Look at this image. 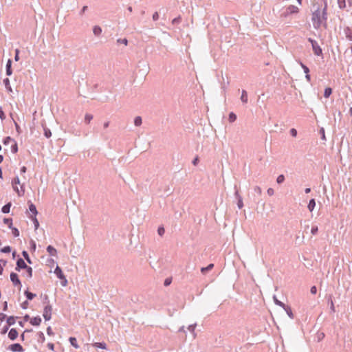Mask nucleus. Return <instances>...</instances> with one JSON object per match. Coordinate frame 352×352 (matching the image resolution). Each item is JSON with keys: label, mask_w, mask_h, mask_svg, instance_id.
Returning <instances> with one entry per match:
<instances>
[{"label": "nucleus", "mask_w": 352, "mask_h": 352, "mask_svg": "<svg viewBox=\"0 0 352 352\" xmlns=\"http://www.w3.org/2000/svg\"><path fill=\"white\" fill-rule=\"evenodd\" d=\"M17 336H18L17 331L14 328L11 329L8 333V338L11 340H14L17 338Z\"/></svg>", "instance_id": "nucleus-12"}, {"label": "nucleus", "mask_w": 352, "mask_h": 352, "mask_svg": "<svg viewBox=\"0 0 352 352\" xmlns=\"http://www.w3.org/2000/svg\"><path fill=\"white\" fill-rule=\"evenodd\" d=\"M310 292L311 294H316L317 292V288L316 286H312L310 289Z\"/></svg>", "instance_id": "nucleus-55"}, {"label": "nucleus", "mask_w": 352, "mask_h": 352, "mask_svg": "<svg viewBox=\"0 0 352 352\" xmlns=\"http://www.w3.org/2000/svg\"><path fill=\"white\" fill-rule=\"evenodd\" d=\"M254 192L257 195H261L262 194V189L260 186H256L254 187Z\"/></svg>", "instance_id": "nucleus-33"}, {"label": "nucleus", "mask_w": 352, "mask_h": 352, "mask_svg": "<svg viewBox=\"0 0 352 352\" xmlns=\"http://www.w3.org/2000/svg\"><path fill=\"white\" fill-rule=\"evenodd\" d=\"M180 21H181V18L179 16H178V17H176V18L173 19L172 23L173 24H177V23H180Z\"/></svg>", "instance_id": "nucleus-51"}, {"label": "nucleus", "mask_w": 352, "mask_h": 352, "mask_svg": "<svg viewBox=\"0 0 352 352\" xmlns=\"http://www.w3.org/2000/svg\"><path fill=\"white\" fill-rule=\"evenodd\" d=\"M248 93L245 90H242L241 91V100L243 103L246 104L248 102Z\"/></svg>", "instance_id": "nucleus-18"}, {"label": "nucleus", "mask_w": 352, "mask_h": 352, "mask_svg": "<svg viewBox=\"0 0 352 352\" xmlns=\"http://www.w3.org/2000/svg\"><path fill=\"white\" fill-rule=\"evenodd\" d=\"M12 234L15 236H18L19 235V232L17 229H14L12 230Z\"/></svg>", "instance_id": "nucleus-60"}, {"label": "nucleus", "mask_w": 352, "mask_h": 352, "mask_svg": "<svg viewBox=\"0 0 352 352\" xmlns=\"http://www.w3.org/2000/svg\"><path fill=\"white\" fill-rule=\"evenodd\" d=\"M12 151L13 153L17 152V145L15 142H14V145L12 146Z\"/></svg>", "instance_id": "nucleus-58"}, {"label": "nucleus", "mask_w": 352, "mask_h": 352, "mask_svg": "<svg viewBox=\"0 0 352 352\" xmlns=\"http://www.w3.org/2000/svg\"><path fill=\"white\" fill-rule=\"evenodd\" d=\"M47 346H48V348H49L50 350H52V351H53V350H54V344H53V343H48V344H47Z\"/></svg>", "instance_id": "nucleus-62"}, {"label": "nucleus", "mask_w": 352, "mask_h": 352, "mask_svg": "<svg viewBox=\"0 0 352 352\" xmlns=\"http://www.w3.org/2000/svg\"><path fill=\"white\" fill-rule=\"evenodd\" d=\"M338 4L340 9H344L346 8V1L345 0H338Z\"/></svg>", "instance_id": "nucleus-34"}, {"label": "nucleus", "mask_w": 352, "mask_h": 352, "mask_svg": "<svg viewBox=\"0 0 352 352\" xmlns=\"http://www.w3.org/2000/svg\"><path fill=\"white\" fill-rule=\"evenodd\" d=\"M318 230V229L317 226H312L311 232L313 234H316L317 233Z\"/></svg>", "instance_id": "nucleus-52"}, {"label": "nucleus", "mask_w": 352, "mask_h": 352, "mask_svg": "<svg viewBox=\"0 0 352 352\" xmlns=\"http://www.w3.org/2000/svg\"><path fill=\"white\" fill-rule=\"evenodd\" d=\"M3 253H9L11 252V248L10 246H6L1 250Z\"/></svg>", "instance_id": "nucleus-44"}, {"label": "nucleus", "mask_w": 352, "mask_h": 352, "mask_svg": "<svg viewBox=\"0 0 352 352\" xmlns=\"http://www.w3.org/2000/svg\"><path fill=\"white\" fill-rule=\"evenodd\" d=\"M8 349L12 352H23V346L19 343H15V344H12L11 345H10L8 346Z\"/></svg>", "instance_id": "nucleus-8"}, {"label": "nucleus", "mask_w": 352, "mask_h": 352, "mask_svg": "<svg viewBox=\"0 0 352 352\" xmlns=\"http://www.w3.org/2000/svg\"><path fill=\"white\" fill-rule=\"evenodd\" d=\"M228 119H229V121L230 122H234L236 120V116L233 112H231L229 114V118Z\"/></svg>", "instance_id": "nucleus-36"}, {"label": "nucleus", "mask_w": 352, "mask_h": 352, "mask_svg": "<svg viewBox=\"0 0 352 352\" xmlns=\"http://www.w3.org/2000/svg\"><path fill=\"white\" fill-rule=\"evenodd\" d=\"M93 33L96 36H100V34H102V28L98 25L94 26Z\"/></svg>", "instance_id": "nucleus-16"}, {"label": "nucleus", "mask_w": 352, "mask_h": 352, "mask_svg": "<svg viewBox=\"0 0 352 352\" xmlns=\"http://www.w3.org/2000/svg\"><path fill=\"white\" fill-rule=\"evenodd\" d=\"M14 142V140H13V139H12L10 137H7V138L4 140L3 143H4L5 144H9L10 142Z\"/></svg>", "instance_id": "nucleus-45"}, {"label": "nucleus", "mask_w": 352, "mask_h": 352, "mask_svg": "<svg viewBox=\"0 0 352 352\" xmlns=\"http://www.w3.org/2000/svg\"><path fill=\"white\" fill-rule=\"evenodd\" d=\"M320 133L321 135V138L323 140H326L325 133H324V129L323 128H321L320 129Z\"/></svg>", "instance_id": "nucleus-46"}, {"label": "nucleus", "mask_w": 352, "mask_h": 352, "mask_svg": "<svg viewBox=\"0 0 352 352\" xmlns=\"http://www.w3.org/2000/svg\"><path fill=\"white\" fill-rule=\"evenodd\" d=\"M329 303H330V309H331V311H333V312H335V307H334V304H333V300L331 299V298L330 297V300H329Z\"/></svg>", "instance_id": "nucleus-47"}, {"label": "nucleus", "mask_w": 352, "mask_h": 352, "mask_svg": "<svg viewBox=\"0 0 352 352\" xmlns=\"http://www.w3.org/2000/svg\"><path fill=\"white\" fill-rule=\"evenodd\" d=\"M344 34L347 40L352 41V28L346 27L344 28Z\"/></svg>", "instance_id": "nucleus-11"}, {"label": "nucleus", "mask_w": 352, "mask_h": 352, "mask_svg": "<svg viewBox=\"0 0 352 352\" xmlns=\"http://www.w3.org/2000/svg\"><path fill=\"white\" fill-rule=\"evenodd\" d=\"M300 65L301 67L302 68L305 74H307L309 73V69L305 65H304L302 62H300Z\"/></svg>", "instance_id": "nucleus-41"}, {"label": "nucleus", "mask_w": 352, "mask_h": 352, "mask_svg": "<svg viewBox=\"0 0 352 352\" xmlns=\"http://www.w3.org/2000/svg\"><path fill=\"white\" fill-rule=\"evenodd\" d=\"M196 326H197V324L195 323V324L189 325L188 327V331L192 334L193 338H195L196 336H197V334L195 331Z\"/></svg>", "instance_id": "nucleus-20"}, {"label": "nucleus", "mask_w": 352, "mask_h": 352, "mask_svg": "<svg viewBox=\"0 0 352 352\" xmlns=\"http://www.w3.org/2000/svg\"><path fill=\"white\" fill-rule=\"evenodd\" d=\"M109 123L110 122L109 121H107V122H104V124H103L104 128L106 129V128L109 127Z\"/></svg>", "instance_id": "nucleus-64"}, {"label": "nucleus", "mask_w": 352, "mask_h": 352, "mask_svg": "<svg viewBox=\"0 0 352 352\" xmlns=\"http://www.w3.org/2000/svg\"><path fill=\"white\" fill-rule=\"evenodd\" d=\"M198 163H199V158H198L197 157H196L193 160V161H192V164H193L194 166H197Z\"/></svg>", "instance_id": "nucleus-61"}, {"label": "nucleus", "mask_w": 352, "mask_h": 352, "mask_svg": "<svg viewBox=\"0 0 352 352\" xmlns=\"http://www.w3.org/2000/svg\"><path fill=\"white\" fill-rule=\"evenodd\" d=\"M285 181V176L283 175H280L276 178V182L278 184H282Z\"/></svg>", "instance_id": "nucleus-39"}, {"label": "nucleus", "mask_w": 352, "mask_h": 352, "mask_svg": "<svg viewBox=\"0 0 352 352\" xmlns=\"http://www.w3.org/2000/svg\"><path fill=\"white\" fill-rule=\"evenodd\" d=\"M19 50L16 49L15 50V56H14V60L15 61H18L19 60Z\"/></svg>", "instance_id": "nucleus-48"}, {"label": "nucleus", "mask_w": 352, "mask_h": 352, "mask_svg": "<svg viewBox=\"0 0 352 352\" xmlns=\"http://www.w3.org/2000/svg\"><path fill=\"white\" fill-rule=\"evenodd\" d=\"M298 12H299V8L297 6L290 5L283 10V12L280 14V17L285 19V18L288 17L289 15L293 14H296Z\"/></svg>", "instance_id": "nucleus-2"}, {"label": "nucleus", "mask_w": 352, "mask_h": 352, "mask_svg": "<svg viewBox=\"0 0 352 352\" xmlns=\"http://www.w3.org/2000/svg\"><path fill=\"white\" fill-rule=\"evenodd\" d=\"M172 279L170 278H167L165 279L164 284L165 286H168L169 285H170Z\"/></svg>", "instance_id": "nucleus-50"}, {"label": "nucleus", "mask_w": 352, "mask_h": 352, "mask_svg": "<svg viewBox=\"0 0 352 352\" xmlns=\"http://www.w3.org/2000/svg\"><path fill=\"white\" fill-rule=\"evenodd\" d=\"M7 323L8 326H12L15 323V318L14 316H10L7 319Z\"/></svg>", "instance_id": "nucleus-32"}, {"label": "nucleus", "mask_w": 352, "mask_h": 352, "mask_svg": "<svg viewBox=\"0 0 352 352\" xmlns=\"http://www.w3.org/2000/svg\"><path fill=\"white\" fill-rule=\"evenodd\" d=\"M327 3L324 1V6L322 8L318 7L312 12L311 21L315 29H319L322 25L326 24L327 19Z\"/></svg>", "instance_id": "nucleus-1"}, {"label": "nucleus", "mask_w": 352, "mask_h": 352, "mask_svg": "<svg viewBox=\"0 0 352 352\" xmlns=\"http://www.w3.org/2000/svg\"><path fill=\"white\" fill-rule=\"evenodd\" d=\"M69 342L70 344L74 346L75 347L76 349H78L79 348V346L78 344H77V340H76V338H74V337H70L69 339Z\"/></svg>", "instance_id": "nucleus-24"}, {"label": "nucleus", "mask_w": 352, "mask_h": 352, "mask_svg": "<svg viewBox=\"0 0 352 352\" xmlns=\"http://www.w3.org/2000/svg\"><path fill=\"white\" fill-rule=\"evenodd\" d=\"M273 300H274V303H275L276 305H278V306H279V307H282V308L285 307V303H283V302H281V301H280L279 300H278V299H277V298H276V296L275 295L273 296Z\"/></svg>", "instance_id": "nucleus-28"}, {"label": "nucleus", "mask_w": 352, "mask_h": 352, "mask_svg": "<svg viewBox=\"0 0 352 352\" xmlns=\"http://www.w3.org/2000/svg\"><path fill=\"white\" fill-rule=\"evenodd\" d=\"M22 254H23V257L25 258V259L27 261L28 263H32L31 260H30V258L29 256V254H28V253L25 250L23 251Z\"/></svg>", "instance_id": "nucleus-35"}, {"label": "nucleus", "mask_w": 352, "mask_h": 352, "mask_svg": "<svg viewBox=\"0 0 352 352\" xmlns=\"http://www.w3.org/2000/svg\"><path fill=\"white\" fill-rule=\"evenodd\" d=\"M308 41L311 43L313 51L314 54L317 56H320L322 54V51L320 47L319 46L318 42L311 38L308 39Z\"/></svg>", "instance_id": "nucleus-5"}, {"label": "nucleus", "mask_w": 352, "mask_h": 352, "mask_svg": "<svg viewBox=\"0 0 352 352\" xmlns=\"http://www.w3.org/2000/svg\"><path fill=\"white\" fill-rule=\"evenodd\" d=\"M283 309L285 311V312L287 313V316L291 318V319H293L294 318V314H293V312L292 311V309L288 305H285L284 307H283Z\"/></svg>", "instance_id": "nucleus-15"}, {"label": "nucleus", "mask_w": 352, "mask_h": 352, "mask_svg": "<svg viewBox=\"0 0 352 352\" xmlns=\"http://www.w3.org/2000/svg\"><path fill=\"white\" fill-rule=\"evenodd\" d=\"M331 94H332V89L330 87H327L324 91V97L326 98H328L331 95Z\"/></svg>", "instance_id": "nucleus-26"}, {"label": "nucleus", "mask_w": 352, "mask_h": 352, "mask_svg": "<svg viewBox=\"0 0 352 352\" xmlns=\"http://www.w3.org/2000/svg\"><path fill=\"white\" fill-rule=\"evenodd\" d=\"M316 206V201L314 199H311L309 200L307 208L310 212H312L314 210V208Z\"/></svg>", "instance_id": "nucleus-19"}, {"label": "nucleus", "mask_w": 352, "mask_h": 352, "mask_svg": "<svg viewBox=\"0 0 352 352\" xmlns=\"http://www.w3.org/2000/svg\"><path fill=\"white\" fill-rule=\"evenodd\" d=\"M158 19H159V14H158V12H155L153 14V21H157V20H158Z\"/></svg>", "instance_id": "nucleus-56"}, {"label": "nucleus", "mask_w": 352, "mask_h": 352, "mask_svg": "<svg viewBox=\"0 0 352 352\" xmlns=\"http://www.w3.org/2000/svg\"><path fill=\"white\" fill-rule=\"evenodd\" d=\"M28 212H29V216L30 218L35 217L38 213L35 205L33 204L32 203L29 204Z\"/></svg>", "instance_id": "nucleus-9"}, {"label": "nucleus", "mask_w": 352, "mask_h": 352, "mask_svg": "<svg viewBox=\"0 0 352 352\" xmlns=\"http://www.w3.org/2000/svg\"><path fill=\"white\" fill-rule=\"evenodd\" d=\"M25 295L26 298H28V300H32L36 296L35 294H33L28 290L25 292Z\"/></svg>", "instance_id": "nucleus-29"}, {"label": "nucleus", "mask_w": 352, "mask_h": 352, "mask_svg": "<svg viewBox=\"0 0 352 352\" xmlns=\"http://www.w3.org/2000/svg\"><path fill=\"white\" fill-rule=\"evenodd\" d=\"M165 232L164 228L163 226H160L157 229V233L160 236H163Z\"/></svg>", "instance_id": "nucleus-43"}, {"label": "nucleus", "mask_w": 352, "mask_h": 352, "mask_svg": "<svg viewBox=\"0 0 352 352\" xmlns=\"http://www.w3.org/2000/svg\"><path fill=\"white\" fill-rule=\"evenodd\" d=\"M3 83L6 86V87L9 90V91H12V89H11V87H10V80L8 78H6L3 80Z\"/></svg>", "instance_id": "nucleus-38"}, {"label": "nucleus", "mask_w": 352, "mask_h": 352, "mask_svg": "<svg viewBox=\"0 0 352 352\" xmlns=\"http://www.w3.org/2000/svg\"><path fill=\"white\" fill-rule=\"evenodd\" d=\"M214 267V265L212 263L211 264H209L207 267H202L201 269V272L203 273V274H206L207 272L211 270Z\"/></svg>", "instance_id": "nucleus-25"}, {"label": "nucleus", "mask_w": 352, "mask_h": 352, "mask_svg": "<svg viewBox=\"0 0 352 352\" xmlns=\"http://www.w3.org/2000/svg\"><path fill=\"white\" fill-rule=\"evenodd\" d=\"M7 309H8V302L6 301H5L3 302V311H6Z\"/></svg>", "instance_id": "nucleus-63"}, {"label": "nucleus", "mask_w": 352, "mask_h": 352, "mask_svg": "<svg viewBox=\"0 0 352 352\" xmlns=\"http://www.w3.org/2000/svg\"><path fill=\"white\" fill-rule=\"evenodd\" d=\"M32 220L34 221V226L36 227V228L38 226V220L36 219V217H33L32 218Z\"/></svg>", "instance_id": "nucleus-59"}, {"label": "nucleus", "mask_w": 352, "mask_h": 352, "mask_svg": "<svg viewBox=\"0 0 352 352\" xmlns=\"http://www.w3.org/2000/svg\"><path fill=\"white\" fill-rule=\"evenodd\" d=\"M25 270H26L28 276L29 278H31L32 276V268L31 267L27 266V267H25Z\"/></svg>", "instance_id": "nucleus-42"}, {"label": "nucleus", "mask_w": 352, "mask_h": 352, "mask_svg": "<svg viewBox=\"0 0 352 352\" xmlns=\"http://www.w3.org/2000/svg\"><path fill=\"white\" fill-rule=\"evenodd\" d=\"M10 280L12 281V283H13V285L14 286H18L19 287H21L22 286L21 283L19 278L17 274H16L14 272H12L10 274Z\"/></svg>", "instance_id": "nucleus-7"}, {"label": "nucleus", "mask_w": 352, "mask_h": 352, "mask_svg": "<svg viewBox=\"0 0 352 352\" xmlns=\"http://www.w3.org/2000/svg\"><path fill=\"white\" fill-rule=\"evenodd\" d=\"M290 134L293 137H296L297 135V131L295 129H290Z\"/></svg>", "instance_id": "nucleus-54"}, {"label": "nucleus", "mask_w": 352, "mask_h": 352, "mask_svg": "<svg viewBox=\"0 0 352 352\" xmlns=\"http://www.w3.org/2000/svg\"><path fill=\"white\" fill-rule=\"evenodd\" d=\"M52 307L50 305H47L44 307L43 309V318L46 321H48L52 318Z\"/></svg>", "instance_id": "nucleus-6"}, {"label": "nucleus", "mask_w": 352, "mask_h": 352, "mask_svg": "<svg viewBox=\"0 0 352 352\" xmlns=\"http://www.w3.org/2000/svg\"><path fill=\"white\" fill-rule=\"evenodd\" d=\"M94 346L102 349H107V344L105 342H95L94 343Z\"/></svg>", "instance_id": "nucleus-23"}, {"label": "nucleus", "mask_w": 352, "mask_h": 352, "mask_svg": "<svg viewBox=\"0 0 352 352\" xmlns=\"http://www.w3.org/2000/svg\"><path fill=\"white\" fill-rule=\"evenodd\" d=\"M19 184H20V179H19V177H16L12 179V185L14 190L17 192L19 196H22L24 195L25 189H24L23 185H21V188L19 189V188L17 186V185H19Z\"/></svg>", "instance_id": "nucleus-3"}, {"label": "nucleus", "mask_w": 352, "mask_h": 352, "mask_svg": "<svg viewBox=\"0 0 352 352\" xmlns=\"http://www.w3.org/2000/svg\"><path fill=\"white\" fill-rule=\"evenodd\" d=\"M267 193L269 196H272L274 194V190L272 188H269L267 190Z\"/></svg>", "instance_id": "nucleus-49"}, {"label": "nucleus", "mask_w": 352, "mask_h": 352, "mask_svg": "<svg viewBox=\"0 0 352 352\" xmlns=\"http://www.w3.org/2000/svg\"><path fill=\"white\" fill-rule=\"evenodd\" d=\"M47 335H49V336H52V335H53V331H52V329L51 327H48L47 328Z\"/></svg>", "instance_id": "nucleus-57"}, {"label": "nucleus", "mask_w": 352, "mask_h": 352, "mask_svg": "<svg viewBox=\"0 0 352 352\" xmlns=\"http://www.w3.org/2000/svg\"><path fill=\"white\" fill-rule=\"evenodd\" d=\"M11 65H12V60L10 59H8L7 64H6V74L8 76H10L12 74V72L11 69Z\"/></svg>", "instance_id": "nucleus-21"}, {"label": "nucleus", "mask_w": 352, "mask_h": 352, "mask_svg": "<svg viewBox=\"0 0 352 352\" xmlns=\"http://www.w3.org/2000/svg\"><path fill=\"white\" fill-rule=\"evenodd\" d=\"M37 336H38V341L43 343L45 342V336H44V333L41 331H39L37 333Z\"/></svg>", "instance_id": "nucleus-27"}, {"label": "nucleus", "mask_w": 352, "mask_h": 352, "mask_svg": "<svg viewBox=\"0 0 352 352\" xmlns=\"http://www.w3.org/2000/svg\"><path fill=\"white\" fill-rule=\"evenodd\" d=\"M236 198L238 200L237 206L239 209L243 207V203L241 196L239 195V192L236 190L234 193Z\"/></svg>", "instance_id": "nucleus-13"}, {"label": "nucleus", "mask_w": 352, "mask_h": 352, "mask_svg": "<svg viewBox=\"0 0 352 352\" xmlns=\"http://www.w3.org/2000/svg\"><path fill=\"white\" fill-rule=\"evenodd\" d=\"M117 43H120V44H123L124 45H128V40L125 38H118L117 39Z\"/></svg>", "instance_id": "nucleus-37"}, {"label": "nucleus", "mask_w": 352, "mask_h": 352, "mask_svg": "<svg viewBox=\"0 0 352 352\" xmlns=\"http://www.w3.org/2000/svg\"><path fill=\"white\" fill-rule=\"evenodd\" d=\"M27 265L25 263L24 260L21 258H19L16 261V270L20 271L21 269H25L27 267Z\"/></svg>", "instance_id": "nucleus-10"}, {"label": "nucleus", "mask_w": 352, "mask_h": 352, "mask_svg": "<svg viewBox=\"0 0 352 352\" xmlns=\"http://www.w3.org/2000/svg\"><path fill=\"white\" fill-rule=\"evenodd\" d=\"M44 135L47 138H50L52 136L51 131L47 128H45L44 129Z\"/></svg>", "instance_id": "nucleus-40"}, {"label": "nucleus", "mask_w": 352, "mask_h": 352, "mask_svg": "<svg viewBox=\"0 0 352 352\" xmlns=\"http://www.w3.org/2000/svg\"><path fill=\"white\" fill-rule=\"evenodd\" d=\"M41 322V318L40 316H36L31 318L30 323L33 326H38Z\"/></svg>", "instance_id": "nucleus-14"}, {"label": "nucleus", "mask_w": 352, "mask_h": 352, "mask_svg": "<svg viewBox=\"0 0 352 352\" xmlns=\"http://www.w3.org/2000/svg\"><path fill=\"white\" fill-rule=\"evenodd\" d=\"M54 274L56 275V276L61 280L60 284L62 286L65 287L67 285V280L64 275L62 270L59 266H56V267L54 270Z\"/></svg>", "instance_id": "nucleus-4"}, {"label": "nucleus", "mask_w": 352, "mask_h": 352, "mask_svg": "<svg viewBox=\"0 0 352 352\" xmlns=\"http://www.w3.org/2000/svg\"><path fill=\"white\" fill-rule=\"evenodd\" d=\"M92 119H93V116L91 114H89V113L85 114L84 120L86 124H89V122H91V120Z\"/></svg>", "instance_id": "nucleus-31"}, {"label": "nucleus", "mask_w": 352, "mask_h": 352, "mask_svg": "<svg viewBox=\"0 0 352 352\" xmlns=\"http://www.w3.org/2000/svg\"><path fill=\"white\" fill-rule=\"evenodd\" d=\"M11 203H8L2 207L1 211L3 213H9L11 208Z\"/></svg>", "instance_id": "nucleus-22"}, {"label": "nucleus", "mask_w": 352, "mask_h": 352, "mask_svg": "<svg viewBox=\"0 0 352 352\" xmlns=\"http://www.w3.org/2000/svg\"><path fill=\"white\" fill-rule=\"evenodd\" d=\"M47 251L50 254V256H55L56 255V250L52 245H48L47 247Z\"/></svg>", "instance_id": "nucleus-17"}, {"label": "nucleus", "mask_w": 352, "mask_h": 352, "mask_svg": "<svg viewBox=\"0 0 352 352\" xmlns=\"http://www.w3.org/2000/svg\"><path fill=\"white\" fill-rule=\"evenodd\" d=\"M142 123V118L140 116H137L134 119V124L136 126H140Z\"/></svg>", "instance_id": "nucleus-30"}, {"label": "nucleus", "mask_w": 352, "mask_h": 352, "mask_svg": "<svg viewBox=\"0 0 352 352\" xmlns=\"http://www.w3.org/2000/svg\"><path fill=\"white\" fill-rule=\"evenodd\" d=\"M0 118L3 120L6 118L5 114L1 107H0Z\"/></svg>", "instance_id": "nucleus-53"}]
</instances>
